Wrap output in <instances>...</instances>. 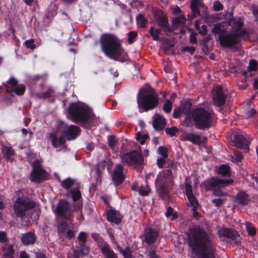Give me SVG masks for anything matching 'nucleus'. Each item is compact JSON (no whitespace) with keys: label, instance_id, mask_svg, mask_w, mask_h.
Instances as JSON below:
<instances>
[{"label":"nucleus","instance_id":"nucleus-43","mask_svg":"<svg viewBox=\"0 0 258 258\" xmlns=\"http://www.w3.org/2000/svg\"><path fill=\"white\" fill-rule=\"evenodd\" d=\"M187 199L188 200L190 206L192 207V210L197 209V208L199 206V203L194 195L191 196L190 197H187Z\"/></svg>","mask_w":258,"mask_h":258},{"label":"nucleus","instance_id":"nucleus-50","mask_svg":"<svg viewBox=\"0 0 258 258\" xmlns=\"http://www.w3.org/2000/svg\"><path fill=\"white\" fill-rule=\"evenodd\" d=\"M246 229L249 234L250 235H253L255 234L256 231L254 227L248 222L246 223Z\"/></svg>","mask_w":258,"mask_h":258},{"label":"nucleus","instance_id":"nucleus-27","mask_svg":"<svg viewBox=\"0 0 258 258\" xmlns=\"http://www.w3.org/2000/svg\"><path fill=\"white\" fill-rule=\"evenodd\" d=\"M101 249L105 258H118L115 252L110 248L109 245L107 243H104Z\"/></svg>","mask_w":258,"mask_h":258},{"label":"nucleus","instance_id":"nucleus-52","mask_svg":"<svg viewBox=\"0 0 258 258\" xmlns=\"http://www.w3.org/2000/svg\"><path fill=\"white\" fill-rule=\"evenodd\" d=\"M117 141L112 136H109L108 137V146L111 149H114L116 145Z\"/></svg>","mask_w":258,"mask_h":258},{"label":"nucleus","instance_id":"nucleus-49","mask_svg":"<svg viewBox=\"0 0 258 258\" xmlns=\"http://www.w3.org/2000/svg\"><path fill=\"white\" fill-rule=\"evenodd\" d=\"M150 188H149L147 184L146 186L144 187L142 186L138 189L139 194L143 196L148 195L150 192Z\"/></svg>","mask_w":258,"mask_h":258},{"label":"nucleus","instance_id":"nucleus-60","mask_svg":"<svg viewBox=\"0 0 258 258\" xmlns=\"http://www.w3.org/2000/svg\"><path fill=\"white\" fill-rule=\"evenodd\" d=\"M196 50V47L194 46H185L182 48V51L189 52L191 54L194 53Z\"/></svg>","mask_w":258,"mask_h":258},{"label":"nucleus","instance_id":"nucleus-20","mask_svg":"<svg viewBox=\"0 0 258 258\" xmlns=\"http://www.w3.org/2000/svg\"><path fill=\"white\" fill-rule=\"evenodd\" d=\"M233 142L235 145L241 149H248V143L246 138L242 134L236 133L234 135Z\"/></svg>","mask_w":258,"mask_h":258},{"label":"nucleus","instance_id":"nucleus-3","mask_svg":"<svg viewBox=\"0 0 258 258\" xmlns=\"http://www.w3.org/2000/svg\"><path fill=\"white\" fill-rule=\"evenodd\" d=\"M92 110L86 104L73 102L70 104L68 109V118L73 122L80 124L84 128L91 126L90 120L92 118Z\"/></svg>","mask_w":258,"mask_h":258},{"label":"nucleus","instance_id":"nucleus-22","mask_svg":"<svg viewBox=\"0 0 258 258\" xmlns=\"http://www.w3.org/2000/svg\"><path fill=\"white\" fill-rule=\"evenodd\" d=\"M158 235V233L156 230L147 228L145 230V240L147 243L152 244L155 241Z\"/></svg>","mask_w":258,"mask_h":258},{"label":"nucleus","instance_id":"nucleus-7","mask_svg":"<svg viewBox=\"0 0 258 258\" xmlns=\"http://www.w3.org/2000/svg\"><path fill=\"white\" fill-rule=\"evenodd\" d=\"M172 176L171 171L165 170L160 172L157 176L155 186L159 195L164 199H168V187L172 185Z\"/></svg>","mask_w":258,"mask_h":258},{"label":"nucleus","instance_id":"nucleus-30","mask_svg":"<svg viewBox=\"0 0 258 258\" xmlns=\"http://www.w3.org/2000/svg\"><path fill=\"white\" fill-rule=\"evenodd\" d=\"M216 171L218 174L224 177H229L231 175L230 167L227 164H222L220 165L217 169Z\"/></svg>","mask_w":258,"mask_h":258},{"label":"nucleus","instance_id":"nucleus-54","mask_svg":"<svg viewBox=\"0 0 258 258\" xmlns=\"http://www.w3.org/2000/svg\"><path fill=\"white\" fill-rule=\"evenodd\" d=\"M18 80L14 77H11L10 79L7 81L8 85L11 86L12 89L17 86L18 85Z\"/></svg>","mask_w":258,"mask_h":258},{"label":"nucleus","instance_id":"nucleus-18","mask_svg":"<svg viewBox=\"0 0 258 258\" xmlns=\"http://www.w3.org/2000/svg\"><path fill=\"white\" fill-rule=\"evenodd\" d=\"M124 175L125 172L123 167L120 164L116 165L112 174V181L114 184L115 185L120 184L125 179Z\"/></svg>","mask_w":258,"mask_h":258},{"label":"nucleus","instance_id":"nucleus-55","mask_svg":"<svg viewBox=\"0 0 258 258\" xmlns=\"http://www.w3.org/2000/svg\"><path fill=\"white\" fill-rule=\"evenodd\" d=\"M26 155L28 160H33L35 159L34 161H40L39 159H35L36 158L37 155L34 153V152L29 150L26 152Z\"/></svg>","mask_w":258,"mask_h":258},{"label":"nucleus","instance_id":"nucleus-48","mask_svg":"<svg viewBox=\"0 0 258 258\" xmlns=\"http://www.w3.org/2000/svg\"><path fill=\"white\" fill-rule=\"evenodd\" d=\"M185 18L184 16H179L173 19L172 23L174 25H182L185 22Z\"/></svg>","mask_w":258,"mask_h":258},{"label":"nucleus","instance_id":"nucleus-42","mask_svg":"<svg viewBox=\"0 0 258 258\" xmlns=\"http://www.w3.org/2000/svg\"><path fill=\"white\" fill-rule=\"evenodd\" d=\"M74 182V179L68 178L61 182V185L66 189H69L73 185Z\"/></svg>","mask_w":258,"mask_h":258},{"label":"nucleus","instance_id":"nucleus-57","mask_svg":"<svg viewBox=\"0 0 258 258\" xmlns=\"http://www.w3.org/2000/svg\"><path fill=\"white\" fill-rule=\"evenodd\" d=\"M185 193L187 197L194 195L192 193V187L190 184L187 183H185Z\"/></svg>","mask_w":258,"mask_h":258},{"label":"nucleus","instance_id":"nucleus-62","mask_svg":"<svg viewBox=\"0 0 258 258\" xmlns=\"http://www.w3.org/2000/svg\"><path fill=\"white\" fill-rule=\"evenodd\" d=\"M225 201V199L221 198H218L216 199H214L212 200V202L217 207L221 205L223 202Z\"/></svg>","mask_w":258,"mask_h":258},{"label":"nucleus","instance_id":"nucleus-63","mask_svg":"<svg viewBox=\"0 0 258 258\" xmlns=\"http://www.w3.org/2000/svg\"><path fill=\"white\" fill-rule=\"evenodd\" d=\"M8 240L7 234L5 232H0V242L2 243L6 242Z\"/></svg>","mask_w":258,"mask_h":258},{"label":"nucleus","instance_id":"nucleus-9","mask_svg":"<svg viewBox=\"0 0 258 258\" xmlns=\"http://www.w3.org/2000/svg\"><path fill=\"white\" fill-rule=\"evenodd\" d=\"M57 125L61 133L66 136L68 141L74 140L81 135V129L76 125H69L63 121H59Z\"/></svg>","mask_w":258,"mask_h":258},{"label":"nucleus","instance_id":"nucleus-33","mask_svg":"<svg viewBox=\"0 0 258 258\" xmlns=\"http://www.w3.org/2000/svg\"><path fill=\"white\" fill-rule=\"evenodd\" d=\"M35 235L31 232H28L21 237L22 242L25 245L33 244L35 242Z\"/></svg>","mask_w":258,"mask_h":258},{"label":"nucleus","instance_id":"nucleus-19","mask_svg":"<svg viewBox=\"0 0 258 258\" xmlns=\"http://www.w3.org/2000/svg\"><path fill=\"white\" fill-rule=\"evenodd\" d=\"M185 140L191 142L193 144L200 145L207 142V139L205 136H201L199 134L195 133H189L185 135Z\"/></svg>","mask_w":258,"mask_h":258},{"label":"nucleus","instance_id":"nucleus-25","mask_svg":"<svg viewBox=\"0 0 258 258\" xmlns=\"http://www.w3.org/2000/svg\"><path fill=\"white\" fill-rule=\"evenodd\" d=\"M50 136L52 145L54 148H57L66 143V138L63 136L58 138L55 134L51 133Z\"/></svg>","mask_w":258,"mask_h":258},{"label":"nucleus","instance_id":"nucleus-31","mask_svg":"<svg viewBox=\"0 0 258 258\" xmlns=\"http://www.w3.org/2000/svg\"><path fill=\"white\" fill-rule=\"evenodd\" d=\"M89 253V248L86 245H82L78 249H76L74 251V256L75 258H78L81 255H86Z\"/></svg>","mask_w":258,"mask_h":258},{"label":"nucleus","instance_id":"nucleus-61","mask_svg":"<svg viewBox=\"0 0 258 258\" xmlns=\"http://www.w3.org/2000/svg\"><path fill=\"white\" fill-rule=\"evenodd\" d=\"M78 238L79 241L83 243L85 242L86 241V233L83 231L80 232Z\"/></svg>","mask_w":258,"mask_h":258},{"label":"nucleus","instance_id":"nucleus-13","mask_svg":"<svg viewBox=\"0 0 258 258\" xmlns=\"http://www.w3.org/2000/svg\"><path fill=\"white\" fill-rule=\"evenodd\" d=\"M212 93L213 102L215 106L221 107L225 104L227 96L221 86H214L212 89Z\"/></svg>","mask_w":258,"mask_h":258},{"label":"nucleus","instance_id":"nucleus-16","mask_svg":"<svg viewBox=\"0 0 258 258\" xmlns=\"http://www.w3.org/2000/svg\"><path fill=\"white\" fill-rule=\"evenodd\" d=\"M228 26H231L233 32H237L244 26V18L242 17H234L233 13L229 14L227 22Z\"/></svg>","mask_w":258,"mask_h":258},{"label":"nucleus","instance_id":"nucleus-40","mask_svg":"<svg viewBox=\"0 0 258 258\" xmlns=\"http://www.w3.org/2000/svg\"><path fill=\"white\" fill-rule=\"evenodd\" d=\"M25 91L26 86L24 84H19L11 90V92H14L18 96L23 95Z\"/></svg>","mask_w":258,"mask_h":258},{"label":"nucleus","instance_id":"nucleus-37","mask_svg":"<svg viewBox=\"0 0 258 258\" xmlns=\"http://www.w3.org/2000/svg\"><path fill=\"white\" fill-rule=\"evenodd\" d=\"M162 30L159 28L155 29L154 27L152 26L150 28L149 32L152 39L155 41L159 40V35Z\"/></svg>","mask_w":258,"mask_h":258},{"label":"nucleus","instance_id":"nucleus-1","mask_svg":"<svg viewBox=\"0 0 258 258\" xmlns=\"http://www.w3.org/2000/svg\"><path fill=\"white\" fill-rule=\"evenodd\" d=\"M189 245L198 258H215V247L203 230L194 227L188 234Z\"/></svg>","mask_w":258,"mask_h":258},{"label":"nucleus","instance_id":"nucleus-35","mask_svg":"<svg viewBox=\"0 0 258 258\" xmlns=\"http://www.w3.org/2000/svg\"><path fill=\"white\" fill-rule=\"evenodd\" d=\"M136 19L138 26L143 28H144L146 27L148 20L146 18H145L143 14H139L138 15H137Z\"/></svg>","mask_w":258,"mask_h":258},{"label":"nucleus","instance_id":"nucleus-41","mask_svg":"<svg viewBox=\"0 0 258 258\" xmlns=\"http://www.w3.org/2000/svg\"><path fill=\"white\" fill-rule=\"evenodd\" d=\"M158 151L162 158H158L156 161H165L164 159L168 157L167 149L163 146H160L158 148Z\"/></svg>","mask_w":258,"mask_h":258},{"label":"nucleus","instance_id":"nucleus-4","mask_svg":"<svg viewBox=\"0 0 258 258\" xmlns=\"http://www.w3.org/2000/svg\"><path fill=\"white\" fill-rule=\"evenodd\" d=\"M137 103L140 113L152 110L159 104L157 93L153 89H140L137 95Z\"/></svg>","mask_w":258,"mask_h":258},{"label":"nucleus","instance_id":"nucleus-36","mask_svg":"<svg viewBox=\"0 0 258 258\" xmlns=\"http://www.w3.org/2000/svg\"><path fill=\"white\" fill-rule=\"evenodd\" d=\"M247 195L244 192H239L236 197V202L239 204L245 205L247 204Z\"/></svg>","mask_w":258,"mask_h":258},{"label":"nucleus","instance_id":"nucleus-64","mask_svg":"<svg viewBox=\"0 0 258 258\" xmlns=\"http://www.w3.org/2000/svg\"><path fill=\"white\" fill-rule=\"evenodd\" d=\"M199 33L202 36L206 35L207 33V27L205 25H203L201 28L199 30Z\"/></svg>","mask_w":258,"mask_h":258},{"label":"nucleus","instance_id":"nucleus-14","mask_svg":"<svg viewBox=\"0 0 258 258\" xmlns=\"http://www.w3.org/2000/svg\"><path fill=\"white\" fill-rule=\"evenodd\" d=\"M154 19L157 25L160 27L159 29L163 30L165 33H170L172 29L170 27L168 18L164 15L163 12L159 11L154 15Z\"/></svg>","mask_w":258,"mask_h":258},{"label":"nucleus","instance_id":"nucleus-10","mask_svg":"<svg viewBox=\"0 0 258 258\" xmlns=\"http://www.w3.org/2000/svg\"><path fill=\"white\" fill-rule=\"evenodd\" d=\"M38 163L34 162L32 164L33 168L30 174V179L32 182L40 183L48 179L50 174Z\"/></svg>","mask_w":258,"mask_h":258},{"label":"nucleus","instance_id":"nucleus-12","mask_svg":"<svg viewBox=\"0 0 258 258\" xmlns=\"http://www.w3.org/2000/svg\"><path fill=\"white\" fill-rule=\"evenodd\" d=\"M233 183V180L231 179L225 180L222 178L212 177L205 180L201 184V186L206 190H210L212 188L215 189L227 186L232 184Z\"/></svg>","mask_w":258,"mask_h":258},{"label":"nucleus","instance_id":"nucleus-26","mask_svg":"<svg viewBox=\"0 0 258 258\" xmlns=\"http://www.w3.org/2000/svg\"><path fill=\"white\" fill-rule=\"evenodd\" d=\"M106 218L108 221L115 224H119L121 221L117 211L113 209H110L107 212Z\"/></svg>","mask_w":258,"mask_h":258},{"label":"nucleus","instance_id":"nucleus-2","mask_svg":"<svg viewBox=\"0 0 258 258\" xmlns=\"http://www.w3.org/2000/svg\"><path fill=\"white\" fill-rule=\"evenodd\" d=\"M100 43L101 50L109 58L120 62H126L129 59L127 52L115 35L109 33L101 35Z\"/></svg>","mask_w":258,"mask_h":258},{"label":"nucleus","instance_id":"nucleus-34","mask_svg":"<svg viewBox=\"0 0 258 258\" xmlns=\"http://www.w3.org/2000/svg\"><path fill=\"white\" fill-rule=\"evenodd\" d=\"M226 31V29L222 28V25L220 23L215 24L212 29V33L214 35H218V36L224 34Z\"/></svg>","mask_w":258,"mask_h":258},{"label":"nucleus","instance_id":"nucleus-46","mask_svg":"<svg viewBox=\"0 0 258 258\" xmlns=\"http://www.w3.org/2000/svg\"><path fill=\"white\" fill-rule=\"evenodd\" d=\"M166 134L167 135L170 136V137H173L175 135L176 133H178L179 130L178 129L175 127L173 126L172 127H167L165 130Z\"/></svg>","mask_w":258,"mask_h":258},{"label":"nucleus","instance_id":"nucleus-39","mask_svg":"<svg viewBox=\"0 0 258 258\" xmlns=\"http://www.w3.org/2000/svg\"><path fill=\"white\" fill-rule=\"evenodd\" d=\"M67 195L71 196L74 201H77L81 198V193L79 189L75 188L69 191L67 193Z\"/></svg>","mask_w":258,"mask_h":258},{"label":"nucleus","instance_id":"nucleus-45","mask_svg":"<svg viewBox=\"0 0 258 258\" xmlns=\"http://www.w3.org/2000/svg\"><path fill=\"white\" fill-rule=\"evenodd\" d=\"M172 103L169 100L167 99L163 105V110L164 112L169 113L172 109Z\"/></svg>","mask_w":258,"mask_h":258},{"label":"nucleus","instance_id":"nucleus-28","mask_svg":"<svg viewBox=\"0 0 258 258\" xmlns=\"http://www.w3.org/2000/svg\"><path fill=\"white\" fill-rule=\"evenodd\" d=\"M219 234L220 236L229 238L232 239H236L238 236V233L235 231L226 228H223L219 230Z\"/></svg>","mask_w":258,"mask_h":258},{"label":"nucleus","instance_id":"nucleus-29","mask_svg":"<svg viewBox=\"0 0 258 258\" xmlns=\"http://www.w3.org/2000/svg\"><path fill=\"white\" fill-rule=\"evenodd\" d=\"M36 97L39 99H45L54 96V91L51 87H49L44 92H38L35 94Z\"/></svg>","mask_w":258,"mask_h":258},{"label":"nucleus","instance_id":"nucleus-23","mask_svg":"<svg viewBox=\"0 0 258 258\" xmlns=\"http://www.w3.org/2000/svg\"><path fill=\"white\" fill-rule=\"evenodd\" d=\"M2 258H14V249L13 245L5 244L2 247Z\"/></svg>","mask_w":258,"mask_h":258},{"label":"nucleus","instance_id":"nucleus-21","mask_svg":"<svg viewBox=\"0 0 258 258\" xmlns=\"http://www.w3.org/2000/svg\"><path fill=\"white\" fill-rule=\"evenodd\" d=\"M2 152L4 158L8 161H13L15 159L16 153L13 147L7 145H2Z\"/></svg>","mask_w":258,"mask_h":258},{"label":"nucleus","instance_id":"nucleus-53","mask_svg":"<svg viewBox=\"0 0 258 258\" xmlns=\"http://www.w3.org/2000/svg\"><path fill=\"white\" fill-rule=\"evenodd\" d=\"M213 8L214 11L218 12L222 10L224 7L219 1H216L213 3Z\"/></svg>","mask_w":258,"mask_h":258},{"label":"nucleus","instance_id":"nucleus-24","mask_svg":"<svg viewBox=\"0 0 258 258\" xmlns=\"http://www.w3.org/2000/svg\"><path fill=\"white\" fill-rule=\"evenodd\" d=\"M258 70V63L255 59H250L249 61L247 70L243 72V75L245 78L251 76L250 74L251 72H256Z\"/></svg>","mask_w":258,"mask_h":258},{"label":"nucleus","instance_id":"nucleus-51","mask_svg":"<svg viewBox=\"0 0 258 258\" xmlns=\"http://www.w3.org/2000/svg\"><path fill=\"white\" fill-rule=\"evenodd\" d=\"M127 41L130 44L134 42V39L138 36L137 32L135 31H131L128 33Z\"/></svg>","mask_w":258,"mask_h":258},{"label":"nucleus","instance_id":"nucleus-11","mask_svg":"<svg viewBox=\"0 0 258 258\" xmlns=\"http://www.w3.org/2000/svg\"><path fill=\"white\" fill-rule=\"evenodd\" d=\"M217 40L223 48H236V45L239 44V40L233 32L226 31L224 34L218 36Z\"/></svg>","mask_w":258,"mask_h":258},{"label":"nucleus","instance_id":"nucleus-56","mask_svg":"<svg viewBox=\"0 0 258 258\" xmlns=\"http://www.w3.org/2000/svg\"><path fill=\"white\" fill-rule=\"evenodd\" d=\"M124 258H132V251L128 246H126L124 250H123L121 253Z\"/></svg>","mask_w":258,"mask_h":258},{"label":"nucleus","instance_id":"nucleus-15","mask_svg":"<svg viewBox=\"0 0 258 258\" xmlns=\"http://www.w3.org/2000/svg\"><path fill=\"white\" fill-rule=\"evenodd\" d=\"M190 8L191 14L187 15V21H191L196 17L200 16V9H207L206 6L201 0H191Z\"/></svg>","mask_w":258,"mask_h":258},{"label":"nucleus","instance_id":"nucleus-6","mask_svg":"<svg viewBox=\"0 0 258 258\" xmlns=\"http://www.w3.org/2000/svg\"><path fill=\"white\" fill-rule=\"evenodd\" d=\"M55 213L58 219L66 221V222L60 224L58 226L59 230L64 233L68 225L72 223V219L74 217L73 211L70 209L68 202L61 200L57 204Z\"/></svg>","mask_w":258,"mask_h":258},{"label":"nucleus","instance_id":"nucleus-58","mask_svg":"<svg viewBox=\"0 0 258 258\" xmlns=\"http://www.w3.org/2000/svg\"><path fill=\"white\" fill-rule=\"evenodd\" d=\"M34 39L27 40L25 42V44L27 48L30 49H34L36 47V45L34 44Z\"/></svg>","mask_w":258,"mask_h":258},{"label":"nucleus","instance_id":"nucleus-47","mask_svg":"<svg viewBox=\"0 0 258 258\" xmlns=\"http://www.w3.org/2000/svg\"><path fill=\"white\" fill-rule=\"evenodd\" d=\"M233 34L236 35V38L239 40V43L240 42V38L244 37L248 35V33L246 29H241L239 31L237 32H233Z\"/></svg>","mask_w":258,"mask_h":258},{"label":"nucleus","instance_id":"nucleus-59","mask_svg":"<svg viewBox=\"0 0 258 258\" xmlns=\"http://www.w3.org/2000/svg\"><path fill=\"white\" fill-rule=\"evenodd\" d=\"M251 11L253 15L256 19L255 21L258 22V6H252Z\"/></svg>","mask_w":258,"mask_h":258},{"label":"nucleus","instance_id":"nucleus-8","mask_svg":"<svg viewBox=\"0 0 258 258\" xmlns=\"http://www.w3.org/2000/svg\"><path fill=\"white\" fill-rule=\"evenodd\" d=\"M35 203L26 197L17 198L14 203L13 209L17 217H25L28 211L34 208Z\"/></svg>","mask_w":258,"mask_h":258},{"label":"nucleus","instance_id":"nucleus-5","mask_svg":"<svg viewBox=\"0 0 258 258\" xmlns=\"http://www.w3.org/2000/svg\"><path fill=\"white\" fill-rule=\"evenodd\" d=\"M191 116L197 128L206 130L212 125L213 112L203 107H198L191 112Z\"/></svg>","mask_w":258,"mask_h":258},{"label":"nucleus","instance_id":"nucleus-17","mask_svg":"<svg viewBox=\"0 0 258 258\" xmlns=\"http://www.w3.org/2000/svg\"><path fill=\"white\" fill-rule=\"evenodd\" d=\"M121 158L124 161H144L141 148L139 146L137 149L123 154Z\"/></svg>","mask_w":258,"mask_h":258},{"label":"nucleus","instance_id":"nucleus-32","mask_svg":"<svg viewBox=\"0 0 258 258\" xmlns=\"http://www.w3.org/2000/svg\"><path fill=\"white\" fill-rule=\"evenodd\" d=\"M153 125L155 130L162 131L165 126V120L161 116H158L153 122Z\"/></svg>","mask_w":258,"mask_h":258},{"label":"nucleus","instance_id":"nucleus-38","mask_svg":"<svg viewBox=\"0 0 258 258\" xmlns=\"http://www.w3.org/2000/svg\"><path fill=\"white\" fill-rule=\"evenodd\" d=\"M191 103L190 101H185L181 105L180 109L182 113L187 115L191 113Z\"/></svg>","mask_w":258,"mask_h":258},{"label":"nucleus","instance_id":"nucleus-44","mask_svg":"<svg viewBox=\"0 0 258 258\" xmlns=\"http://www.w3.org/2000/svg\"><path fill=\"white\" fill-rule=\"evenodd\" d=\"M188 32H190V37H189V43L191 44H197L198 43L197 39V33L194 31V30L191 28H189L188 30Z\"/></svg>","mask_w":258,"mask_h":258}]
</instances>
